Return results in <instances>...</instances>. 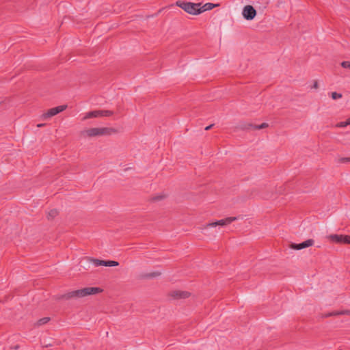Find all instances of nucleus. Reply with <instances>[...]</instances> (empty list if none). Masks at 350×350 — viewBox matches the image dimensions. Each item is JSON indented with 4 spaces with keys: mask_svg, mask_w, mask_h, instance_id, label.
I'll return each instance as SVG.
<instances>
[{
    "mask_svg": "<svg viewBox=\"0 0 350 350\" xmlns=\"http://www.w3.org/2000/svg\"><path fill=\"white\" fill-rule=\"evenodd\" d=\"M347 125H350L349 118L346 121L339 122L336 126L338 127H345L347 126Z\"/></svg>",
    "mask_w": 350,
    "mask_h": 350,
    "instance_id": "obj_19",
    "label": "nucleus"
},
{
    "mask_svg": "<svg viewBox=\"0 0 350 350\" xmlns=\"http://www.w3.org/2000/svg\"><path fill=\"white\" fill-rule=\"evenodd\" d=\"M161 275V272L159 271H153L149 273H142L139 275V279H151L154 278H157Z\"/></svg>",
    "mask_w": 350,
    "mask_h": 350,
    "instance_id": "obj_13",
    "label": "nucleus"
},
{
    "mask_svg": "<svg viewBox=\"0 0 350 350\" xmlns=\"http://www.w3.org/2000/svg\"><path fill=\"white\" fill-rule=\"evenodd\" d=\"M349 235H343V234H330L327 237V238L332 242L336 243H345L347 244Z\"/></svg>",
    "mask_w": 350,
    "mask_h": 350,
    "instance_id": "obj_9",
    "label": "nucleus"
},
{
    "mask_svg": "<svg viewBox=\"0 0 350 350\" xmlns=\"http://www.w3.org/2000/svg\"><path fill=\"white\" fill-rule=\"evenodd\" d=\"M113 114V111L111 110H103V116H111Z\"/></svg>",
    "mask_w": 350,
    "mask_h": 350,
    "instance_id": "obj_21",
    "label": "nucleus"
},
{
    "mask_svg": "<svg viewBox=\"0 0 350 350\" xmlns=\"http://www.w3.org/2000/svg\"><path fill=\"white\" fill-rule=\"evenodd\" d=\"M176 5L184 10L188 14L193 15H198L200 14L201 3L178 1L176 2Z\"/></svg>",
    "mask_w": 350,
    "mask_h": 350,
    "instance_id": "obj_3",
    "label": "nucleus"
},
{
    "mask_svg": "<svg viewBox=\"0 0 350 350\" xmlns=\"http://www.w3.org/2000/svg\"><path fill=\"white\" fill-rule=\"evenodd\" d=\"M89 261L92 262L96 267L105 266V267H116L119 265V262L114 260H103L97 258H88Z\"/></svg>",
    "mask_w": 350,
    "mask_h": 350,
    "instance_id": "obj_7",
    "label": "nucleus"
},
{
    "mask_svg": "<svg viewBox=\"0 0 350 350\" xmlns=\"http://www.w3.org/2000/svg\"><path fill=\"white\" fill-rule=\"evenodd\" d=\"M342 95L340 93H337L336 92L332 93V98L334 100H336L338 98H342Z\"/></svg>",
    "mask_w": 350,
    "mask_h": 350,
    "instance_id": "obj_20",
    "label": "nucleus"
},
{
    "mask_svg": "<svg viewBox=\"0 0 350 350\" xmlns=\"http://www.w3.org/2000/svg\"><path fill=\"white\" fill-rule=\"evenodd\" d=\"M237 219V217H226L224 219L218 220L215 222L208 223L204 226V228H206L208 227H215L217 226H226L231 224L232 221H236Z\"/></svg>",
    "mask_w": 350,
    "mask_h": 350,
    "instance_id": "obj_6",
    "label": "nucleus"
},
{
    "mask_svg": "<svg viewBox=\"0 0 350 350\" xmlns=\"http://www.w3.org/2000/svg\"><path fill=\"white\" fill-rule=\"evenodd\" d=\"M332 317V312H327V313H325L323 314V317L324 318H328V317Z\"/></svg>",
    "mask_w": 350,
    "mask_h": 350,
    "instance_id": "obj_26",
    "label": "nucleus"
},
{
    "mask_svg": "<svg viewBox=\"0 0 350 350\" xmlns=\"http://www.w3.org/2000/svg\"><path fill=\"white\" fill-rule=\"evenodd\" d=\"M103 116V110H95L89 111L85 113V116L83 118V120H85L89 118H94Z\"/></svg>",
    "mask_w": 350,
    "mask_h": 350,
    "instance_id": "obj_11",
    "label": "nucleus"
},
{
    "mask_svg": "<svg viewBox=\"0 0 350 350\" xmlns=\"http://www.w3.org/2000/svg\"><path fill=\"white\" fill-rule=\"evenodd\" d=\"M213 126H214V124H210V125L207 126L205 128V130H206V131H208V130H210V129H211Z\"/></svg>",
    "mask_w": 350,
    "mask_h": 350,
    "instance_id": "obj_28",
    "label": "nucleus"
},
{
    "mask_svg": "<svg viewBox=\"0 0 350 350\" xmlns=\"http://www.w3.org/2000/svg\"><path fill=\"white\" fill-rule=\"evenodd\" d=\"M340 163L350 162V157H342L339 159Z\"/></svg>",
    "mask_w": 350,
    "mask_h": 350,
    "instance_id": "obj_23",
    "label": "nucleus"
},
{
    "mask_svg": "<svg viewBox=\"0 0 350 350\" xmlns=\"http://www.w3.org/2000/svg\"><path fill=\"white\" fill-rule=\"evenodd\" d=\"M67 108V105H59L49 109L46 113L42 114L43 119H47L51 118L59 113L64 111Z\"/></svg>",
    "mask_w": 350,
    "mask_h": 350,
    "instance_id": "obj_4",
    "label": "nucleus"
},
{
    "mask_svg": "<svg viewBox=\"0 0 350 350\" xmlns=\"http://www.w3.org/2000/svg\"><path fill=\"white\" fill-rule=\"evenodd\" d=\"M314 241L312 239H308L301 243H291L290 248L299 250L314 245Z\"/></svg>",
    "mask_w": 350,
    "mask_h": 350,
    "instance_id": "obj_8",
    "label": "nucleus"
},
{
    "mask_svg": "<svg viewBox=\"0 0 350 350\" xmlns=\"http://www.w3.org/2000/svg\"><path fill=\"white\" fill-rule=\"evenodd\" d=\"M18 348H19L18 345H16L14 347H12V349H18Z\"/></svg>",
    "mask_w": 350,
    "mask_h": 350,
    "instance_id": "obj_29",
    "label": "nucleus"
},
{
    "mask_svg": "<svg viewBox=\"0 0 350 350\" xmlns=\"http://www.w3.org/2000/svg\"><path fill=\"white\" fill-rule=\"evenodd\" d=\"M341 66L344 68H349L350 70V62L344 61L341 63Z\"/></svg>",
    "mask_w": 350,
    "mask_h": 350,
    "instance_id": "obj_22",
    "label": "nucleus"
},
{
    "mask_svg": "<svg viewBox=\"0 0 350 350\" xmlns=\"http://www.w3.org/2000/svg\"><path fill=\"white\" fill-rule=\"evenodd\" d=\"M117 130L111 127L90 128L81 132L83 137H93L97 136L111 135L116 133Z\"/></svg>",
    "mask_w": 350,
    "mask_h": 350,
    "instance_id": "obj_2",
    "label": "nucleus"
},
{
    "mask_svg": "<svg viewBox=\"0 0 350 350\" xmlns=\"http://www.w3.org/2000/svg\"><path fill=\"white\" fill-rule=\"evenodd\" d=\"M50 319H51L49 317H43L37 321L36 325L38 326L44 325L50 321Z\"/></svg>",
    "mask_w": 350,
    "mask_h": 350,
    "instance_id": "obj_17",
    "label": "nucleus"
},
{
    "mask_svg": "<svg viewBox=\"0 0 350 350\" xmlns=\"http://www.w3.org/2000/svg\"><path fill=\"white\" fill-rule=\"evenodd\" d=\"M58 215V211L57 209L51 210L47 214L48 219H53Z\"/></svg>",
    "mask_w": 350,
    "mask_h": 350,
    "instance_id": "obj_16",
    "label": "nucleus"
},
{
    "mask_svg": "<svg viewBox=\"0 0 350 350\" xmlns=\"http://www.w3.org/2000/svg\"><path fill=\"white\" fill-rule=\"evenodd\" d=\"M163 198V196H155L152 198V200L154 201H158V200H160Z\"/></svg>",
    "mask_w": 350,
    "mask_h": 350,
    "instance_id": "obj_25",
    "label": "nucleus"
},
{
    "mask_svg": "<svg viewBox=\"0 0 350 350\" xmlns=\"http://www.w3.org/2000/svg\"><path fill=\"white\" fill-rule=\"evenodd\" d=\"M347 244H350V235L348 236Z\"/></svg>",
    "mask_w": 350,
    "mask_h": 350,
    "instance_id": "obj_30",
    "label": "nucleus"
},
{
    "mask_svg": "<svg viewBox=\"0 0 350 350\" xmlns=\"http://www.w3.org/2000/svg\"><path fill=\"white\" fill-rule=\"evenodd\" d=\"M102 291L103 289L98 287H85L59 295L57 297V299L68 300L71 299L81 298L88 295L98 294Z\"/></svg>",
    "mask_w": 350,
    "mask_h": 350,
    "instance_id": "obj_1",
    "label": "nucleus"
},
{
    "mask_svg": "<svg viewBox=\"0 0 350 350\" xmlns=\"http://www.w3.org/2000/svg\"><path fill=\"white\" fill-rule=\"evenodd\" d=\"M190 293L183 291H174L170 292V295L174 299H185L190 296Z\"/></svg>",
    "mask_w": 350,
    "mask_h": 350,
    "instance_id": "obj_10",
    "label": "nucleus"
},
{
    "mask_svg": "<svg viewBox=\"0 0 350 350\" xmlns=\"http://www.w3.org/2000/svg\"><path fill=\"white\" fill-rule=\"evenodd\" d=\"M332 317L338 315H350L349 310H337L332 312Z\"/></svg>",
    "mask_w": 350,
    "mask_h": 350,
    "instance_id": "obj_15",
    "label": "nucleus"
},
{
    "mask_svg": "<svg viewBox=\"0 0 350 350\" xmlns=\"http://www.w3.org/2000/svg\"><path fill=\"white\" fill-rule=\"evenodd\" d=\"M319 88V84L317 81H314L312 88L317 89Z\"/></svg>",
    "mask_w": 350,
    "mask_h": 350,
    "instance_id": "obj_24",
    "label": "nucleus"
},
{
    "mask_svg": "<svg viewBox=\"0 0 350 350\" xmlns=\"http://www.w3.org/2000/svg\"><path fill=\"white\" fill-rule=\"evenodd\" d=\"M217 5V4H214L212 3H206L202 6L200 5V14L205 11L211 10Z\"/></svg>",
    "mask_w": 350,
    "mask_h": 350,
    "instance_id": "obj_14",
    "label": "nucleus"
},
{
    "mask_svg": "<svg viewBox=\"0 0 350 350\" xmlns=\"http://www.w3.org/2000/svg\"><path fill=\"white\" fill-rule=\"evenodd\" d=\"M269 3V0H263L262 5H263L264 8H266Z\"/></svg>",
    "mask_w": 350,
    "mask_h": 350,
    "instance_id": "obj_27",
    "label": "nucleus"
},
{
    "mask_svg": "<svg viewBox=\"0 0 350 350\" xmlns=\"http://www.w3.org/2000/svg\"><path fill=\"white\" fill-rule=\"evenodd\" d=\"M254 124L250 122H240L237 126L236 129L241 131H250L254 129Z\"/></svg>",
    "mask_w": 350,
    "mask_h": 350,
    "instance_id": "obj_12",
    "label": "nucleus"
},
{
    "mask_svg": "<svg viewBox=\"0 0 350 350\" xmlns=\"http://www.w3.org/2000/svg\"><path fill=\"white\" fill-rule=\"evenodd\" d=\"M242 14L245 19L251 21L256 16V10L253 6L247 5L243 8Z\"/></svg>",
    "mask_w": 350,
    "mask_h": 350,
    "instance_id": "obj_5",
    "label": "nucleus"
},
{
    "mask_svg": "<svg viewBox=\"0 0 350 350\" xmlns=\"http://www.w3.org/2000/svg\"><path fill=\"white\" fill-rule=\"evenodd\" d=\"M269 126V124L266 122H263L261 124H259V125H256L254 124V129H265V128H267Z\"/></svg>",
    "mask_w": 350,
    "mask_h": 350,
    "instance_id": "obj_18",
    "label": "nucleus"
},
{
    "mask_svg": "<svg viewBox=\"0 0 350 350\" xmlns=\"http://www.w3.org/2000/svg\"><path fill=\"white\" fill-rule=\"evenodd\" d=\"M43 125H44V124H38V127H41V126H42Z\"/></svg>",
    "mask_w": 350,
    "mask_h": 350,
    "instance_id": "obj_31",
    "label": "nucleus"
}]
</instances>
